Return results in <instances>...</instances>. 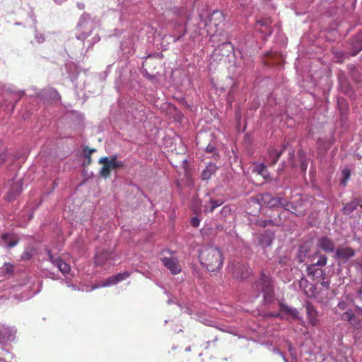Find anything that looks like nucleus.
<instances>
[{"instance_id":"nucleus-47","label":"nucleus","mask_w":362,"mask_h":362,"mask_svg":"<svg viewBox=\"0 0 362 362\" xmlns=\"http://www.w3.org/2000/svg\"><path fill=\"white\" fill-rule=\"evenodd\" d=\"M6 158V154L3 153L0 154V166L4 163Z\"/></svg>"},{"instance_id":"nucleus-25","label":"nucleus","mask_w":362,"mask_h":362,"mask_svg":"<svg viewBox=\"0 0 362 362\" xmlns=\"http://www.w3.org/2000/svg\"><path fill=\"white\" fill-rule=\"evenodd\" d=\"M210 206H204L205 211L208 212H212L216 208L220 206L223 204V201L221 199L214 200L210 199Z\"/></svg>"},{"instance_id":"nucleus-9","label":"nucleus","mask_w":362,"mask_h":362,"mask_svg":"<svg viewBox=\"0 0 362 362\" xmlns=\"http://www.w3.org/2000/svg\"><path fill=\"white\" fill-rule=\"evenodd\" d=\"M305 308L306 310L307 320L309 324L313 327L318 325L320 320L318 319V312L315 307L310 302H306Z\"/></svg>"},{"instance_id":"nucleus-16","label":"nucleus","mask_w":362,"mask_h":362,"mask_svg":"<svg viewBox=\"0 0 362 362\" xmlns=\"http://www.w3.org/2000/svg\"><path fill=\"white\" fill-rule=\"evenodd\" d=\"M135 39L136 37L134 35L121 42V49L124 52V54L130 55L134 53V42Z\"/></svg>"},{"instance_id":"nucleus-61","label":"nucleus","mask_w":362,"mask_h":362,"mask_svg":"<svg viewBox=\"0 0 362 362\" xmlns=\"http://www.w3.org/2000/svg\"><path fill=\"white\" fill-rule=\"evenodd\" d=\"M1 146V141L0 140V146Z\"/></svg>"},{"instance_id":"nucleus-14","label":"nucleus","mask_w":362,"mask_h":362,"mask_svg":"<svg viewBox=\"0 0 362 362\" xmlns=\"http://www.w3.org/2000/svg\"><path fill=\"white\" fill-rule=\"evenodd\" d=\"M18 243L16 237L10 233H4L1 235L0 244L5 247H13Z\"/></svg>"},{"instance_id":"nucleus-1","label":"nucleus","mask_w":362,"mask_h":362,"mask_svg":"<svg viewBox=\"0 0 362 362\" xmlns=\"http://www.w3.org/2000/svg\"><path fill=\"white\" fill-rule=\"evenodd\" d=\"M199 258L201 264L209 272H216L222 267L223 254L217 247L210 245L202 247Z\"/></svg>"},{"instance_id":"nucleus-44","label":"nucleus","mask_w":362,"mask_h":362,"mask_svg":"<svg viewBox=\"0 0 362 362\" xmlns=\"http://www.w3.org/2000/svg\"><path fill=\"white\" fill-rule=\"evenodd\" d=\"M214 150H215L214 146L211 144H209L205 149L206 153H213L214 151Z\"/></svg>"},{"instance_id":"nucleus-50","label":"nucleus","mask_w":362,"mask_h":362,"mask_svg":"<svg viewBox=\"0 0 362 362\" xmlns=\"http://www.w3.org/2000/svg\"><path fill=\"white\" fill-rule=\"evenodd\" d=\"M86 160H87L86 164H87V165H89V164L91 163V158H90V156H89V155H86Z\"/></svg>"},{"instance_id":"nucleus-48","label":"nucleus","mask_w":362,"mask_h":362,"mask_svg":"<svg viewBox=\"0 0 362 362\" xmlns=\"http://www.w3.org/2000/svg\"><path fill=\"white\" fill-rule=\"evenodd\" d=\"M144 76H145L146 78H147L148 79H149V80H153V79L155 78V76H153V75H151V74H148V72H146V73H145Z\"/></svg>"},{"instance_id":"nucleus-38","label":"nucleus","mask_w":362,"mask_h":362,"mask_svg":"<svg viewBox=\"0 0 362 362\" xmlns=\"http://www.w3.org/2000/svg\"><path fill=\"white\" fill-rule=\"evenodd\" d=\"M45 40V35L43 33H38V32H35V40L40 44V43H42Z\"/></svg>"},{"instance_id":"nucleus-17","label":"nucleus","mask_w":362,"mask_h":362,"mask_svg":"<svg viewBox=\"0 0 362 362\" xmlns=\"http://www.w3.org/2000/svg\"><path fill=\"white\" fill-rule=\"evenodd\" d=\"M359 206H362L361 200L360 199L355 198L350 202L345 204L342 209L343 214L345 215H350L356 210Z\"/></svg>"},{"instance_id":"nucleus-36","label":"nucleus","mask_w":362,"mask_h":362,"mask_svg":"<svg viewBox=\"0 0 362 362\" xmlns=\"http://www.w3.org/2000/svg\"><path fill=\"white\" fill-rule=\"evenodd\" d=\"M140 107H141V110H139L138 112H137V111H136L135 112H133L132 115H133V117L135 118V119H138L139 121H142L144 117H145V113L144 112L141 105L140 106Z\"/></svg>"},{"instance_id":"nucleus-33","label":"nucleus","mask_w":362,"mask_h":362,"mask_svg":"<svg viewBox=\"0 0 362 362\" xmlns=\"http://www.w3.org/2000/svg\"><path fill=\"white\" fill-rule=\"evenodd\" d=\"M357 273L361 281V288L358 291V295L360 300L362 302V264H358L357 266Z\"/></svg>"},{"instance_id":"nucleus-41","label":"nucleus","mask_w":362,"mask_h":362,"mask_svg":"<svg viewBox=\"0 0 362 362\" xmlns=\"http://www.w3.org/2000/svg\"><path fill=\"white\" fill-rule=\"evenodd\" d=\"M191 225L194 227H198L200 223V221L197 217H193L191 218Z\"/></svg>"},{"instance_id":"nucleus-5","label":"nucleus","mask_w":362,"mask_h":362,"mask_svg":"<svg viewBox=\"0 0 362 362\" xmlns=\"http://www.w3.org/2000/svg\"><path fill=\"white\" fill-rule=\"evenodd\" d=\"M355 250L349 246H339L337 247L334 259L337 262L339 265L347 263L351 258L354 257Z\"/></svg>"},{"instance_id":"nucleus-22","label":"nucleus","mask_w":362,"mask_h":362,"mask_svg":"<svg viewBox=\"0 0 362 362\" xmlns=\"http://www.w3.org/2000/svg\"><path fill=\"white\" fill-rule=\"evenodd\" d=\"M342 318L344 320H347L350 322L351 325H352L354 327L358 328L361 326V322L356 317V315L351 311L348 310L346 311L342 315Z\"/></svg>"},{"instance_id":"nucleus-19","label":"nucleus","mask_w":362,"mask_h":362,"mask_svg":"<svg viewBox=\"0 0 362 362\" xmlns=\"http://www.w3.org/2000/svg\"><path fill=\"white\" fill-rule=\"evenodd\" d=\"M274 235L269 231H264L258 237V243L262 247H267L272 243Z\"/></svg>"},{"instance_id":"nucleus-53","label":"nucleus","mask_w":362,"mask_h":362,"mask_svg":"<svg viewBox=\"0 0 362 362\" xmlns=\"http://www.w3.org/2000/svg\"><path fill=\"white\" fill-rule=\"evenodd\" d=\"M99 40H100V37L98 36H95L94 37V42H93V43L97 42Z\"/></svg>"},{"instance_id":"nucleus-24","label":"nucleus","mask_w":362,"mask_h":362,"mask_svg":"<svg viewBox=\"0 0 362 362\" xmlns=\"http://www.w3.org/2000/svg\"><path fill=\"white\" fill-rule=\"evenodd\" d=\"M65 69L69 75V78L73 81L78 75V67L73 62H67L65 64Z\"/></svg>"},{"instance_id":"nucleus-58","label":"nucleus","mask_w":362,"mask_h":362,"mask_svg":"<svg viewBox=\"0 0 362 362\" xmlns=\"http://www.w3.org/2000/svg\"><path fill=\"white\" fill-rule=\"evenodd\" d=\"M214 14H221V13L218 11L214 12Z\"/></svg>"},{"instance_id":"nucleus-49","label":"nucleus","mask_w":362,"mask_h":362,"mask_svg":"<svg viewBox=\"0 0 362 362\" xmlns=\"http://www.w3.org/2000/svg\"><path fill=\"white\" fill-rule=\"evenodd\" d=\"M356 311L357 315H362V308L356 306Z\"/></svg>"},{"instance_id":"nucleus-34","label":"nucleus","mask_w":362,"mask_h":362,"mask_svg":"<svg viewBox=\"0 0 362 362\" xmlns=\"http://www.w3.org/2000/svg\"><path fill=\"white\" fill-rule=\"evenodd\" d=\"M33 250L32 249H26L21 255L22 260H29L33 256Z\"/></svg>"},{"instance_id":"nucleus-23","label":"nucleus","mask_w":362,"mask_h":362,"mask_svg":"<svg viewBox=\"0 0 362 362\" xmlns=\"http://www.w3.org/2000/svg\"><path fill=\"white\" fill-rule=\"evenodd\" d=\"M218 168L216 165V164L210 163L209 165H207L205 168V169L202 173V179L203 180H209L211 176L215 174Z\"/></svg>"},{"instance_id":"nucleus-60","label":"nucleus","mask_w":362,"mask_h":362,"mask_svg":"<svg viewBox=\"0 0 362 362\" xmlns=\"http://www.w3.org/2000/svg\"><path fill=\"white\" fill-rule=\"evenodd\" d=\"M23 94H24V91H23V90H22V91L21 92V95H23Z\"/></svg>"},{"instance_id":"nucleus-7","label":"nucleus","mask_w":362,"mask_h":362,"mask_svg":"<svg viewBox=\"0 0 362 362\" xmlns=\"http://www.w3.org/2000/svg\"><path fill=\"white\" fill-rule=\"evenodd\" d=\"M93 22L89 19L81 18L78 23V31L80 34H77V39L81 41L85 40L91 33Z\"/></svg>"},{"instance_id":"nucleus-32","label":"nucleus","mask_w":362,"mask_h":362,"mask_svg":"<svg viewBox=\"0 0 362 362\" xmlns=\"http://www.w3.org/2000/svg\"><path fill=\"white\" fill-rule=\"evenodd\" d=\"M111 170L107 167V164L104 163V165L101 168V169L99 171V175L100 177L106 179L110 175Z\"/></svg>"},{"instance_id":"nucleus-2","label":"nucleus","mask_w":362,"mask_h":362,"mask_svg":"<svg viewBox=\"0 0 362 362\" xmlns=\"http://www.w3.org/2000/svg\"><path fill=\"white\" fill-rule=\"evenodd\" d=\"M255 290V298L263 294L264 302L265 304H270L274 298V286L272 278L264 272L261 273L259 280L253 286Z\"/></svg>"},{"instance_id":"nucleus-52","label":"nucleus","mask_w":362,"mask_h":362,"mask_svg":"<svg viewBox=\"0 0 362 362\" xmlns=\"http://www.w3.org/2000/svg\"><path fill=\"white\" fill-rule=\"evenodd\" d=\"M185 32H183L180 35H179L177 38H175V41L179 40L182 36H184Z\"/></svg>"},{"instance_id":"nucleus-59","label":"nucleus","mask_w":362,"mask_h":362,"mask_svg":"<svg viewBox=\"0 0 362 362\" xmlns=\"http://www.w3.org/2000/svg\"><path fill=\"white\" fill-rule=\"evenodd\" d=\"M173 303V301H172L171 300H168V304H170V303Z\"/></svg>"},{"instance_id":"nucleus-46","label":"nucleus","mask_w":362,"mask_h":362,"mask_svg":"<svg viewBox=\"0 0 362 362\" xmlns=\"http://www.w3.org/2000/svg\"><path fill=\"white\" fill-rule=\"evenodd\" d=\"M222 47H224V48H226L228 49H231L233 50V47L232 45V44L229 42H226L225 43H223L222 44Z\"/></svg>"},{"instance_id":"nucleus-27","label":"nucleus","mask_w":362,"mask_h":362,"mask_svg":"<svg viewBox=\"0 0 362 362\" xmlns=\"http://www.w3.org/2000/svg\"><path fill=\"white\" fill-rule=\"evenodd\" d=\"M99 163H106L107 167L110 170L115 169V156L109 157H102L99 159Z\"/></svg>"},{"instance_id":"nucleus-15","label":"nucleus","mask_w":362,"mask_h":362,"mask_svg":"<svg viewBox=\"0 0 362 362\" xmlns=\"http://www.w3.org/2000/svg\"><path fill=\"white\" fill-rule=\"evenodd\" d=\"M279 310L282 314L288 317H291L293 319H299V312L295 308L290 307L284 303H280Z\"/></svg>"},{"instance_id":"nucleus-29","label":"nucleus","mask_w":362,"mask_h":362,"mask_svg":"<svg viewBox=\"0 0 362 362\" xmlns=\"http://www.w3.org/2000/svg\"><path fill=\"white\" fill-rule=\"evenodd\" d=\"M255 171L259 175H261L264 178L269 176V173L267 170V167L264 163H260L256 165L255 168Z\"/></svg>"},{"instance_id":"nucleus-11","label":"nucleus","mask_w":362,"mask_h":362,"mask_svg":"<svg viewBox=\"0 0 362 362\" xmlns=\"http://www.w3.org/2000/svg\"><path fill=\"white\" fill-rule=\"evenodd\" d=\"M317 246L325 252L332 253L336 250L334 242L327 236H322L317 240Z\"/></svg>"},{"instance_id":"nucleus-42","label":"nucleus","mask_w":362,"mask_h":362,"mask_svg":"<svg viewBox=\"0 0 362 362\" xmlns=\"http://www.w3.org/2000/svg\"><path fill=\"white\" fill-rule=\"evenodd\" d=\"M273 352L274 354H276L279 355L280 356H281L283 360L284 361V362H288V360L286 359V358L285 357V355L284 354V353L282 351H281L279 349H274Z\"/></svg>"},{"instance_id":"nucleus-20","label":"nucleus","mask_w":362,"mask_h":362,"mask_svg":"<svg viewBox=\"0 0 362 362\" xmlns=\"http://www.w3.org/2000/svg\"><path fill=\"white\" fill-rule=\"evenodd\" d=\"M112 256V252L98 250L95 256V264L98 266L103 265L107 260L110 259Z\"/></svg>"},{"instance_id":"nucleus-57","label":"nucleus","mask_w":362,"mask_h":362,"mask_svg":"<svg viewBox=\"0 0 362 362\" xmlns=\"http://www.w3.org/2000/svg\"><path fill=\"white\" fill-rule=\"evenodd\" d=\"M303 281H306L302 278L300 281V284H301Z\"/></svg>"},{"instance_id":"nucleus-35","label":"nucleus","mask_w":362,"mask_h":362,"mask_svg":"<svg viewBox=\"0 0 362 362\" xmlns=\"http://www.w3.org/2000/svg\"><path fill=\"white\" fill-rule=\"evenodd\" d=\"M114 276L117 280V282L119 283L128 278L130 276V273L128 272H124L123 273H118L117 274Z\"/></svg>"},{"instance_id":"nucleus-12","label":"nucleus","mask_w":362,"mask_h":362,"mask_svg":"<svg viewBox=\"0 0 362 362\" xmlns=\"http://www.w3.org/2000/svg\"><path fill=\"white\" fill-rule=\"evenodd\" d=\"M161 261L173 274H177L181 272V267L176 258L164 257L161 259Z\"/></svg>"},{"instance_id":"nucleus-30","label":"nucleus","mask_w":362,"mask_h":362,"mask_svg":"<svg viewBox=\"0 0 362 362\" xmlns=\"http://www.w3.org/2000/svg\"><path fill=\"white\" fill-rule=\"evenodd\" d=\"M1 355L3 358L0 357V362H13V354L11 353L8 350L2 349Z\"/></svg>"},{"instance_id":"nucleus-55","label":"nucleus","mask_w":362,"mask_h":362,"mask_svg":"<svg viewBox=\"0 0 362 362\" xmlns=\"http://www.w3.org/2000/svg\"><path fill=\"white\" fill-rule=\"evenodd\" d=\"M344 303H339V307L340 308H344Z\"/></svg>"},{"instance_id":"nucleus-10","label":"nucleus","mask_w":362,"mask_h":362,"mask_svg":"<svg viewBox=\"0 0 362 362\" xmlns=\"http://www.w3.org/2000/svg\"><path fill=\"white\" fill-rule=\"evenodd\" d=\"M47 255L49 260L51 262V263L56 267L58 268V269L63 274H68L70 270L71 267L69 264H68L66 262H65L63 259H62L59 257H55L51 252L50 250H47Z\"/></svg>"},{"instance_id":"nucleus-43","label":"nucleus","mask_w":362,"mask_h":362,"mask_svg":"<svg viewBox=\"0 0 362 362\" xmlns=\"http://www.w3.org/2000/svg\"><path fill=\"white\" fill-rule=\"evenodd\" d=\"M124 165L123 163L117 160V156L115 155V169L122 168Z\"/></svg>"},{"instance_id":"nucleus-8","label":"nucleus","mask_w":362,"mask_h":362,"mask_svg":"<svg viewBox=\"0 0 362 362\" xmlns=\"http://www.w3.org/2000/svg\"><path fill=\"white\" fill-rule=\"evenodd\" d=\"M10 189L6 194V199L8 202H11L16 199V197L21 194L23 190V181L21 179L17 180H10L8 182Z\"/></svg>"},{"instance_id":"nucleus-21","label":"nucleus","mask_w":362,"mask_h":362,"mask_svg":"<svg viewBox=\"0 0 362 362\" xmlns=\"http://www.w3.org/2000/svg\"><path fill=\"white\" fill-rule=\"evenodd\" d=\"M284 148L285 147L281 150H278L274 148H270L268 151L267 162L272 165H275L279 157L283 153Z\"/></svg>"},{"instance_id":"nucleus-13","label":"nucleus","mask_w":362,"mask_h":362,"mask_svg":"<svg viewBox=\"0 0 362 362\" xmlns=\"http://www.w3.org/2000/svg\"><path fill=\"white\" fill-rule=\"evenodd\" d=\"M351 54L355 56L362 49V31L358 32L351 41Z\"/></svg>"},{"instance_id":"nucleus-28","label":"nucleus","mask_w":362,"mask_h":362,"mask_svg":"<svg viewBox=\"0 0 362 362\" xmlns=\"http://www.w3.org/2000/svg\"><path fill=\"white\" fill-rule=\"evenodd\" d=\"M13 265L10 263H5L4 266L0 269V272L5 276H9L13 274Z\"/></svg>"},{"instance_id":"nucleus-3","label":"nucleus","mask_w":362,"mask_h":362,"mask_svg":"<svg viewBox=\"0 0 362 362\" xmlns=\"http://www.w3.org/2000/svg\"><path fill=\"white\" fill-rule=\"evenodd\" d=\"M228 272L235 279L242 281L249 277L251 270L247 263L237 262L229 265Z\"/></svg>"},{"instance_id":"nucleus-39","label":"nucleus","mask_w":362,"mask_h":362,"mask_svg":"<svg viewBox=\"0 0 362 362\" xmlns=\"http://www.w3.org/2000/svg\"><path fill=\"white\" fill-rule=\"evenodd\" d=\"M342 175L344 176V180L341 182V183L343 185H345L346 182V180L349 178L350 177V170L349 169H344L342 171Z\"/></svg>"},{"instance_id":"nucleus-26","label":"nucleus","mask_w":362,"mask_h":362,"mask_svg":"<svg viewBox=\"0 0 362 362\" xmlns=\"http://www.w3.org/2000/svg\"><path fill=\"white\" fill-rule=\"evenodd\" d=\"M117 284V280H116L115 276H111L108 277L107 279H106L104 281H103L102 284L95 286L93 288V289L98 288L100 287L110 286H112V285H115Z\"/></svg>"},{"instance_id":"nucleus-6","label":"nucleus","mask_w":362,"mask_h":362,"mask_svg":"<svg viewBox=\"0 0 362 362\" xmlns=\"http://www.w3.org/2000/svg\"><path fill=\"white\" fill-rule=\"evenodd\" d=\"M261 200L263 204L269 208H276L281 206L286 209L288 207V202L281 197H272L269 194L266 193L262 195Z\"/></svg>"},{"instance_id":"nucleus-31","label":"nucleus","mask_w":362,"mask_h":362,"mask_svg":"<svg viewBox=\"0 0 362 362\" xmlns=\"http://www.w3.org/2000/svg\"><path fill=\"white\" fill-rule=\"evenodd\" d=\"M317 257H318L317 260L313 264L316 267H320L325 266L327 262V257H326V255H322V254H319V255H317Z\"/></svg>"},{"instance_id":"nucleus-56","label":"nucleus","mask_w":362,"mask_h":362,"mask_svg":"<svg viewBox=\"0 0 362 362\" xmlns=\"http://www.w3.org/2000/svg\"><path fill=\"white\" fill-rule=\"evenodd\" d=\"M185 351L189 352L191 351V347L190 346H187L186 349H185Z\"/></svg>"},{"instance_id":"nucleus-37","label":"nucleus","mask_w":362,"mask_h":362,"mask_svg":"<svg viewBox=\"0 0 362 362\" xmlns=\"http://www.w3.org/2000/svg\"><path fill=\"white\" fill-rule=\"evenodd\" d=\"M271 22L269 19H262L259 20L257 22V26H259L261 28H267L270 25Z\"/></svg>"},{"instance_id":"nucleus-18","label":"nucleus","mask_w":362,"mask_h":362,"mask_svg":"<svg viewBox=\"0 0 362 362\" xmlns=\"http://www.w3.org/2000/svg\"><path fill=\"white\" fill-rule=\"evenodd\" d=\"M306 272L308 276L313 279H324L323 276L325 275V272L323 269L318 268V267H316L313 264L307 267Z\"/></svg>"},{"instance_id":"nucleus-4","label":"nucleus","mask_w":362,"mask_h":362,"mask_svg":"<svg viewBox=\"0 0 362 362\" xmlns=\"http://www.w3.org/2000/svg\"><path fill=\"white\" fill-rule=\"evenodd\" d=\"M17 329L14 326L0 323V344L7 345L15 341Z\"/></svg>"},{"instance_id":"nucleus-45","label":"nucleus","mask_w":362,"mask_h":362,"mask_svg":"<svg viewBox=\"0 0 362 362\" xmlns=\"http://www.w3.org/2000/svg\"><path fill=\"white\" fill-rule=\"evenodd\" d=\"M322 287H323L325 289L327 290L329 289V285H330V281H322L321 283H320Z\"/></svg>"},{"instance_id":"nucleus-51","label":"nucleus","mask_w":362,"mask_h":362,"mask_svg":"<svg viewBox=\"0 0 362 362\" xmlns=\"http://www.w3.org/2000/svg\"><path fill=\"white\" fill-rule=\"evenodd\" d=\"M261 32L262 33H264L265 35H270L272 34V31L271 30H269L268 32L267 31L261 30Z\"/></svg>"},{"instance_id":"nucleus-54","label":"nucleus","mask_w":362,"mask_h":362,"mask_svg":"<svg viewBox=\"0 0 362 362\" xmlns=\"http://www.w3.org/2000/svg\"><path fill=\"white\" fill-rule=\"evenodd\" d=\"M274 316L279 317H281V318H283V317H284V316H282L281 313H277L276 315H274Z\"/></svg>"},{"instance_id":"nucleus-40","label":"nucleus","mask_w":362,"mask_h":362,"mask_svg":"<svg viewBox=\"0 0 362 362\" xmlns=\"http://www.w3.org/2000/svg\"><path fill=\"white\" fill-rule=\"evenodd\" d=\"M95 151V149H94V148L90 149L88 146H86L83 150V156L85 158L86 157V155H89V156H90V154Z\"/></svg>"}]
</instances>
